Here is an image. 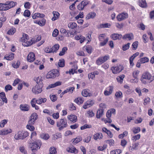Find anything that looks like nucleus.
Returning a JSON list of instances; mask_svg holds the SVG:
<instances>
[{
	"instance_id": "obj_1",
	"label": "nucleus",
	"mask_w": 154,
	"mask_h": 154,
	"mask_svg": "<svg viewBox=\"0 0 154 154\" xmlns=\"http://www.w3.org/2000/svg\"><path fill=\"white\" fill-rule=\"evenodd\" d=\"M28 144L31 150L34 152L40 148L42 145V142L40 140H37L33 142H28Z\"/></svg>"
},
{
	"instance_id": "obj_2",
	"label": "nucleus",
	"mask_w": 154,
	"mask_h": 154,
	"mask_svg": "<svg viewBox=\"0 0 154 154\" xmlns=\"http://www.w3.org/2000/svg\"><path fill=\"white\" fill-rule=\"evenodd\" d=\"M20 41L22 45L24 46H29L31 45L33 43L32 38H29V36L26 34H23L21 38Z\"/></svg>"
},
{
	"instance_id": "obj_3",
	"label": "nucleus",
	"mask_w": 154,
	"mask_h": 154,
	"mask_svg": "<svg viewBox=\"0 0 154 154\" xmlns=\"http://www.w3.org/2000/svg\"><path fill=\"white\" fill-rule=\"evenodd\" d=\"M29 135V133L25 131H19L15 135L14 138L16 140H23Z\"/></svg>"
},
{
	"instance_id": "obj_4",
	"label": "nucleus",
	"mask_w": 154,
	"mask_h": 154,
	"mask_svg": "<svg viewBox=\"0 0 154 154\" xmlns=\"http://www.w3.org/2000/svg\"><path fill=\"white\" fill-rule=\"evenodd\" d=\"M57 126L58 128L59 131L62 130L67 126L66 120L64 119H61L57 123Z\"/></svg>"
},
{
	"instance_id": "obj_5",
	"label": "nucleus",
	"mask_w": 154,
	"mask_h": 154,
	"mask_svg": "<svg viewBox=\"0 0 154 154\" xmlns=\"http://www.w3.org/2000/svg\"><path fill=\"white\" fill-rule=\"evenodd\" d=\"M115 113L116 110L114 109H111L108 110L106 113V116L107 118L104 119V122L105 123H111L112 121L110 118L112 114H115Z\"/></svg>"
},
{
	"instance_id": "obj_6",
	"label": "nucleus",
	"mask_w": 154,
	"mask_h": 154,
	"mask_svg": "<svg viewBox=\"0 0 154 154\" xmlns=\"http://www.w3.org/2000/svg\"><path fill=\"white\" fill-rule=\"evenodd\" d=\"M106 36L105 34H102L100 35L99 36V39L100 42V46H103L105 45L108 41V37H105Z\"/></svg>"
},
{
	"instance_id": "obj_7",
	"label": "nucleus",
	"mask_w": 154,
	"mask_h": 154,
	"mask_svg": "<svg viewBox=\"0 0 154 154\" xmlns=\"http://www.w3.org/2000/svg\"><path fill=\"white\" fill-rule=\"evenodd\" d=\"M59 71L57 69H55L48 72L46 75V78L47 79L54 78L56 76H59Z\"/></svg>"
},
{
	"instance_id": "obj_8",
	"label": "nucleus",
	"mask_w": 154,
	"mask_h": 154,
	"mask_svg": "<svg viewBox=\"0 0 154 154\" xmlns=\"http://www.w3.org/2000/svg\"><path fill=\"white\" fill-rule=\"evenodd\" d=\"M123 69V66L119 65L116 66H113L111 67V70L112 73L114 74H116L119 73Z\"/></svg>"
},
{
	"instance_id": "obj_9",
	"label": "nucleus",
	"mask_w": 154,
	"mask_h": 154,
	"mask_svg": "<svg viewBox=\"0 0 154 154\" xmlns=\"http://www.w3.org/2000/svg\"><path fill=\"white\" fill-rule=\"evenodd\" d=\"M42 87H41L40 85H36L32 87V91L33 93L35 94L40 93L42 91Z\"/></svg>"
},
{
	"instance_id": "obj_10",
	"label": "nucleus",
	"mask_w": 154,
	"mask_h": 154,
	"mask_svg": "<svg viewBox=\"0 0 154 154\" xmlns=\"http://www.w3.org/2000/svg\"><path fill=\"white\" fill-rule=\"evenodd\" d=\"M128 14L126 13H122L119 14L116 17V18L118 21L123 20L128 18Z\"/></svg>"
},
{
	"instance_id": "obj_11",
	"label": "nucleus",
	"mask_w": 154,
	"mask_h": 154,
	"mask_svg": "<svg viewBox=\"0 0 154 154\" xmlns=\"http://www.w3.org/2000/svg\"><path fill=\"white\" fill-rule=\"evenodd\" d=\"M113 90V87L109 86L106 88L103 92L104 94L106 96H109L112 93Z\"/></svg>"
},
{
	"instance_id": "obj_12",
	"label": "nucleus",
	"mask_w": 154,
	"mask_h": 154,
	"mask_svg": "<svg viewBox=\"0 0 154 154\" xmlns=\"http://www.w3.org/2000/svg\"><path fill=\"white\" fill-rule=\"evenodd\" d=\"M38 115L35 113H33L29 117L28 121L29 124H34L35 120L37 119Z\"/></svg>"
},
{
	"instance_id": "obj_13",
	"label": "nucleus",
	"mask_w": 154,
	"mask_h": 154,
	"mask_svg": "<svg viewBox=\"0 0 154 154\" xmlns=\"http://www.w3.org/2000/svg\"><path fill=\"white\" fill-rule=\"evenodd\" d=\"M11 129L9 128H6L0 130V135L5 136L9 134L12 132Z\"/></svg>"
},
{
	"instance_id": "obj_14",
	"label": "nucleus",
	"mask_w": 154,
	"mask_h": 154,
	"mask_svg": "<svg viewBox=\"0 0 154 154\" xmlns=\"http://www.w3.org/2000/svg\"><path fill=\"white\" fill-rule=\"evenodd\" d=\"M142 76L143 79H146L147 80H149L150 82H152L153 80L152 78V76L149 72H146L144 73L142 75Z\"/></svg>"
},
{
	"instance_id": "obj_15",
	"label": "nucleus",
	"mask_w": 154,
	"mask_h": 154,
	"mask_svg": "<svg viewBox=\"0 0 154 154\" xmlns=\"http://www.w3.org/2000/svg\"><path fill=\"white\" fill-rule=\"evenodd\" d=\"M35 59V57L34 53L32 52H30L28 54L27 60L29 62H33Z\"/></svg>"
},
{
	"instance_id": "obj_16",
	"label": "nucleus",
	"mask_w": 154,
	"mask_h": 154,
	"mask_svg": "<svg viewBox=\"0 0 154 154\" xmlns=\"http://www.w3.org/2000/svg\"><path fill=\"white\" fill-rule=\"evenodd\" d=\"M94 104V101L92 100H87L83 106V108L84 109H86L92 106Z\"/></svg>"
},
{
	"instance_id": "obj_17",
	"label": "nucleus",
	"mask_w": 154,
	"mask_h": 154,
	"mask_svg": "<svg viewBox=\"0 0 154 154\" xmlns=\"http://www.w3.org/2000/svg\"><path fill=\"white\" fill-rule=\"evenodd\" d=\"M93 139L97 140H100L102 139L103 135L101 133H97L94 134L93 136Z\"/></svg>"
},
{
	"instance_id": "obj_18",
	"label": "nucleus",
	"mask_w": 154,
	"mask_h": 154,
	"mask_svg": "<svg viewBox=\"0 0 154 154\" xmlns=\"http://www.w3.org/2000/svg\"><path fill=\"white\" fill-rule=\"evenodd\" d=\"M45 16V14H43L36 13L33 14L32 17L33 19H35L38 18H43Z\"/></svg>"
},
{
	"instance_id": "obj_19",
	"label": "nucleus",
	"mask_w": 154,
	"mask_h": 154,
	"mask_svg": "<svg viewBox=\"0 0 154 154\" xmlns=\"http://www.w3.org/2000/svg\"><path fill=\"white\" fill-rule=\"evenodd\" d=\"M34 23L38 24L40 26H44L46 23V20L44 19H42L41 20H35L34 21Z\"/></svg>"
},
{
	"instance_id": "obj_20",
	"label": "nucleus",
	"mask_w": 154,
	"mask_h": 154,
	"mask_svg": "<svg viewBox=\"0 0 154 154\" xmlns=\"http://www.w3.org/2000/svg\"><path fill=\"white\" fill-rule=\"evenodd\" d=\"M20 108L22 111H27L29 110V106L27 104H22L20 105Z\"/></svg>"
},
{
	"instance_id": "obj_21",
	"label": "nucleus",
	"mask_w": 154,
	"mask_h": 154,
	"mask_svg": "<svg viewBox=\"0 0 154 154\" xmlns=\"http://www.w3.org/2000/svg\"><path fill=\"white\" fill-rule=\"evenodd\" d=\"M111 38L113 40L117 39H120L122 37V35L121 34L114 33L112 34L110 36Z\"/></svg>"
},
{
	"instance_id": "obj_22",
	"label": "nucleus",
	"mask_w": 154,
	"mask_h": 154,
	"mask_svg": "<svg viewBox=\"0 0 154 154\" xmlns=\"http://www.w3.org/2000/svg\"><path fill=\"white\" fill-rule=\"evenodd\" d=\"M66 151L68 152L75 154L77 153L78 152V150L74 146H71L67 148Z\"/></svg>"
},
{
	"instance_id": "obj_23",
	"label": "nucleus",
	"mask_w": 154,
	"mask_h": 154,
	"mask_svg": "<svg viewBox=\"0 0 154 154\" xmlns=\"http://www.w3.org/2000/svg\"><path fill=\"white\" fill-rule=\"evenodd\" d=\"M35 80L37 83L36 85H38L41 86V87H43L42 83V80L41 76H40L35 78Z\"/></svg>"
},
{
	"instance_id": "obj_24",
	"label": "nucleus",
	"mask_w": 154,
	"mask_h": 154,
	"mask_svg": "<svg viewBox=\"0 0 154 154\" xmlns=\"http://www.w3.org/2000/svg\"><path fill=\"white\" fill-rule=\"evenodd\" d=\"M53 17L52 18L51 20L53 21H54L58 19L60 17L59 13L56 11H53L52 12Z\"/></svg>"
},
{
	"instance_id": "obj_25",
	"label": "nucleus",
	"mask_w": 154,
	"mask_h": 154,
	"mask_svg": "<svg viewBox=\"0 0 154 154\" xmlns=\"http://www.w3.org/2000/svg\"><path fill=\"white\" fill-rule=\"evenodd\" d=\"M61 82L60 81L56 82V83L51 84L49 85L46 88V89H48L51 88H54L57 86L61 85Z\"/></svg>"
},
{
	"instance_id": "obj_26",
	"label": "nucleus",
	"mask_w": 154,
	"mask_h": 154,
	"mask_svg": "<svg viewBox=\"0 0 154 154\" xmlns=\"http://www.w3.org/2000/svg\"><path fill=\"white\" fill-rule=\"evenodd\" d=\"M134 38L133 35L132 33L127 34L124 35L122 38L124 39H128L130 40Z\"/></svg>"
},
{
	"instance_id": "obj_27",
	"label": "nucleus",
	"mask_w": 154,
	"mask_h": 154,
	"mask_svg": "<svg viewBox=\"0 0 154 154\" xmlns=\"http://www.w3.org/2000/svg\"><path fill=\"white\" fill-rule=\"evenodd\" d=\"M14 54L11 53L9 55H5L4 59L8 60H11L14 58Z\"/></svg>"
},
{
	"instance_id": "obj_28",
	"label": "nucleus",
	"mask_w": 154,
	"mask_h": 154,
	"mask_svg": "<svg viewBox=\"0 0 154 154\" xmlns=\"http://www.w3.org/2000/svg\"><path fill=\"white\" fill-rule=\"evenodd\" d=\"M83 101L84 99L83 97H79L76 98L74 100V102L79 105L82 104Z\"/></svg>"
},
{
	"instance_id": "obj_29",
	"label": "nucleus",
	"mask_w": 154,
	"mask_h": 154,
	"mask_svg": "<svg viewBox=\"0 0 154 154\" xmlns=\"http://www.w3.org/2000/svg\"><path fill=\"white\" fill-rule=\"evenodd\" d=\"M67 118L69 120L73 122H76L77 121V117L75 115H71L68 116Z\"/></svg>"
},
{
	"instance_id": "obj_30",
	"label": "nucleus",
	"mask_w": 154,
	"mask_h": 154,
	"mask_svg": "<svg viewBox=\"0 0 154 154\" xmlns=\"http://www.w3.org/2000/svg\"><path fill=\"white\" fill-rule=\"evenodd\" d=\"M104 114V111L102 109H98L96 115L97 118L100 119Z\"/></svg>"
},
{
	"instance_id": "obj_31",
	"label": "nucleus",
	"mask_w": 154,
	"mask_h": 154,
	"mask_svg": "<svg viewBox=\"0 0 154 154\" xmlns=\"http://www.w3.org/2000/svg\"><path fill=\"white\" fill-rule=\"evenodd\" d=\"M6 4H7L8 10L15 5V3L13 2H6Z\"/></svg>"
},
{
	"instance_id": "obj_32",
	"label": "nucleus",
	"mask_w": 154,
	"mask_h": 154,
	"mask_svg": "<svg viewBox=\"0 0 154 154\" xmlns=\"http://www.w3.org/2000/svg\"><path fill=\"white\" fill-rule=\"evenodd\" d=\"M20 64V62L18 60L17 62L14 61L11 64L12 67L14 68H18Z\"/></svg>"
},
{
	"instance_id": "obj_33",
	"label": "nucleus",
	"mask_w": 154,
	"mask_h": 154,
	"mask_svg": "<svg viewBox=\"0 0 154 154\" xmlns=\"http://www.w3.org/2000/svg\"><path fill=\"white\" fill-rule=\"evenodd\" d=\"M125 77L124 75L122 74L118 76L116 78V79L118 82L122 83L123 81V79Z\"/></svg>"
},
{
	"instance_id": "obj_34",
	"label": "nucleus",
	"mask_w": 154,
	"mask_h": 154,
	"mask_svg": "<svg viewBox=\"0 0 154 154\" xmlns=\"http://www.w3.org/2000/svg\"><path fill=\"white\" fill-rule=\"evenodd\" d=\"M139 5L142 8H145L147 6L145 0H139Z\"/></svg>"
},
{
	"instance_id": "obj_35",
	"label": "nucleus",
	"mask_w": 154,
	"mask_h": 154,
	"mask_svg": "<svg viewBox=\"0 0 154 154\" xmlns=\"http://www.w3.org/2000/svg\"><path fill=\"white\" fill-rule=\"evenodd\" d=\"M47 101L46 98H39V99H37V104H41L42 103H45Z\"/></svg>"
},
{
	"instance_id": "obj_36",
	"label": "nucleus",
	"mask_w": 154,
	"mask_h": 154,
	"mask_svg": "<svg viewBox=\"0 0 154 154\" xmlns=\"http://www.w3.org/2000/svg\"><path fill=\"white\" fill-rule=\"evenodd\" d=\"M139 145L138 143H136L132 144V146H130L129 148V150L131 151H132L133 149H137V147Z\"/></svg>"
},
{
	"instance_id": "obj_37",
	"label": "nucleus",
	"mask_w": 154,
	"mask_h": 154,
	"mask_svg": "<svg viewBox=\"0 0 154 154\" xmlns=\"http://www.w3.org/2000/svg\"><path fill=\"white\" fill-rule=\"evenodd\" d=\"M59 47L60 46L58 44H56L54 45L51 48L52 53H56L57 51L59 49Z\"/></svg>"
},
{
	"instance_id": "obj_38",
	"label": "nucleus",
	"mask_w": 154,
	"mask_h": 154,
	"mask_svg": "<svg viewBox=\"0 0 154 154\" xmlns=\"http://www.w3.org/2000/svg\"><path fill=\"white\" fill-rule=\"evenodd\" d=\"M40 137L44 140H47L49 138V136L48 134L42 133L41 134Z\"/></svg>"
},
{
	"instance_id": "obj_39",
	"label": "nucleus",
	"mask_w": 154,
	"mask_h": 154,
	"mask_svg": "<svg viewBox=\"0 0 154 154\" xmlns=\"http://www.w3.org/2000/svg\"><path fill=\"white\" fill-rule=\"evenodd\" d=\"M68 26L69 28L74 29L77 27V25L75 22H70L68 24Z\"/></svg>"
},
{
	"instance_id": "obj_40",
	"label": "nucleus",
	"mask_w": 154,
	"mask_h": 154,
	"mask_svg": "<svg viewBox=\"0 0 154 154\" xmlns=\"http://www.w3.org/2000/svg\"><path fill=\"white\" fill-rule=\"evenodd\" d=\"M131 131L134 134H136L140 131V128L139 127H134L132 128Z\"/></svg>"
},
{
	"instance_id": "obj_41",
	"label": "nucleus",
	"mask_w": 154,
	"mask_h": 154,
	"mask_svg": "<svg viewBox=\"0 0 154 154\" xmlns=\"http://www.w3.org/2000/svg\"><path fill=\"white\" fill-rule=\"evenodd\" d=\"M140 71L138 70H134L132 73V76L134 78H138L137 77L140 73Z\"/></svg>"
},
{
	"instance_id": "obj_42",
	"label": "nucleus",
	"mask_w": 154,
	"mask_h": 154,
	"mask_svg": "<svg viewBox=\"0 0 154 154\" xmlns=\"http://www.w3.org/2000/svg\"><path fill=\"white\" fill-rule=\"evenodd\" d=\"M8 122V119H5L2 120L0 122V127L3 128Z\"/></svg>"
},
{
	"instance_id": "obj_43",
	"label": "nucleus",
	"mask_w": 154,
	"mask_h": 154,
	"mask_svg": "<svg viewBox=\"0 0 154 154\" xmlns=\"http://www.w3.org/2000/svg\"><path fill=\"white\" fill-rule=\"evenodd\" d=\"M94 115V113L93 112L92 110H91L88 111L86 114V116L89 118L92 117Z\"/></svg>"
},
{
	"instance_id": "obj_44",
	"label": "nucleus",
	"mask_w": 154,
	"mask_h": 154,
	"mask_svg": "<svg viewBox=\"0 0 154 154\" xmlns=\"http://www.w3.org/2000/svg\"><path fill=\"white\" fill-rule=\"evenodd\" d=\"M103 61L102 57H100L96 60V63L97 65H100L104 63Z\"/></svg>"
},
{
	"instance_id": "obj_45",
	"label": "nucleus",
	"mask_w": 154,
	"mask_h": 154,
	"mask_svg": "<svg viewBox=\"0 0 154 154\" xmlns=\"http://www.w3.org/2000/svg\"><path fill=\"white\" fill-rule=\"evenodd\" d=\"M115 95L117 98H121L123 97L122 92L119 91L116 93Z\"/></svg>"
},
{
	"instance_id": "obj_46",
	"label": "nucleus",
	"mask_w": 154,
	"mask_h": 154,
	"mask_svg": "<svg viewBox=\"0 0 154 154\" xmlns=\"http://www.w3.org/2000/svg\"><path fill=\"white\" fill-rule=\"evenodd\" d=\"M111 25L110 23H106L100 24V26L101 28H109Z\"/></svg>"
},
{
	"instance_id": "obj_47",
	"label": "nucleus",
	"mask_w": 154,
	"mask_h": 154,
	"mask_svg": "<svg viewBox=\"0 0 154 154\" xmlns=\"http://www.w3.org/2000/svg\"><path fill=\"white\" fill-rule=\"evenodd\" d=\"M140 137V134H138L137 135L131 137V140L134 142L136 141L137 140H139Z\"/></svg>"
},
{
	"instance_id": "obj_48",
	"label": "nucleus",
	"mask_w": 154,
	"mask_h": 154,
	"mask_svg": "<svg viewBox=\"0 0 154 154\" xmlns=\"http://www.w3.org/2000/svg\"><path fill=\"white\" fill-rule=\"evenodd\" d=\"M58 65L59 67H63L65 66V62L63 59H60L58 63Z\"/></svg>"
},
{
	"instance_id": "obj_49",
	"label": "nucleus",
	"mask_w": 154,
	"mask_h": 154,
	"mask_svg": "<svg viewBox=\"0 0 154 154\" xmlns=\"http://www.w3.org/2000/svg\"><path fill=\"white\" fill-rule=\"evenodd\" d=\"M96 16V14L94 12H91L86 17L87 19L94 18Z\"/></svg>"
},
{
	"instance_id": "obj_50",
	"label": "nucleus",
	"mask_w": 154,
	"mask_h": 154,
	"mask_svg": "<svg viewBox=\"0 0 154 154\" xmlns=\"http://www.w3.org/2000/svg\"><path fill=\"white\" fill-rule=\"evenodd\" d=\"M49 152V154H56L57 152L56 149L54 147H51L50 148Z\"/></svg>"
},
{
	"instance_id": "obj_51",
	"label": "nucleus",
	"mask_w": 154,
	"mask_h": 154,
	"mask_svg": "<svg viewBox=\"0 0 154 154\" xmlns=\"http://www.w3.org/2000/svg\"><path fill=\"white\" fill-rule=\"evenodd\" d=\"M16 31L15 28H11L8 32L7 34L11 35H13L15 32Z\"/></svg>"
},
{
	"instance_id": "obj_52",
	"label": "nucleus",
	"mask_w": 154,
	"mask_h": 154,
	"mask_svg": "<svg viewBox=\"0 0 154 154\" xmlns=\"http://www.w3.org/2000/svg\"><path fill=\"white\" fill-rule=\"evenodd\" d=\"M83 49H85L87 52L89 54L91 53L92 47L91 46H87L83 47Z\"/></svg>"
},
{
	"instance_id": "obj_53",
	"label": "nucleus",
	"mask_w": 154,
	"mask_h": 154,
	"mask_svg": "<svg viewBox=\"0 0 154 154\" xmlns=\"http://www.w3.org/2000/svg\"><path fill=\"white\" fill-rule=\"evenodd\" d=\"M82 94L83 96L85 97H87L90 96V94L89 93L88 91L86 89L83 90Z\"/></svg>"
},
{
	"instance_id": "obj_54",
	"label": "nucleus",
	"mask_w": 154,
	"mask_h": 154,
	"mask_svg": "<svg viewBox=\"0 0 154 154\" xmlns=\"http://www.w3.org/2000/svg\"><path fill=\"white\" fill-rule=\"evenodd\" d=\"M37 136V133L35 131H33L31 133L30 138L31 140H33L35 139Z\"/></svg>"
},
{
	"instance_id": "obj_55",
	"label": "nucleus",
	"mask_w": 154,
	"mask_h": 154,
	"mask_svg": "<svg viewBox=\"0 0 154 154\" xmlns=\"http://www.w3.org/2000/svg\"><path fill=\"white\" fill-rule=\"evenodd\" d=\"M106 104L103 103H101L99 105V108L98 109H102L104 111V110L106 108Z\"/></svg>"
},
{
	"instance_id": "obj_56",
	"label": "nucleus",
	"mask_w": 154,
	"mask_h": 154,
	"mask_svg": "<svg viewBox=\"0 0 154 154\" xmlns=\"http://www.w3.org/2000/svg\"><path fill=\"white\" fill-rule=\"evenodd\" d=\"M130 43H128L124 45L122 47V50L125 51L128 49L130 47Z\"/></svg>"
},
{
	"instance_id": "obj_57",
	"label": "nucleus",
	"mask_w": 154,
	"mask_h": 154,
	"mask_svg": "<svg viewBox=\"0 0 154 154\" xmlns=\"http://www.w3.org/2000/svg\"><path fill=\"white\" fill-rule=\"evenodd\" d=\"M92 127V126L91 125L85 124L81 127L80 129L81 130H83L86 128H90Z\"/></svg>"
},
{
	"instance_id": "obj_58",
	"label": "nucleus",
	"mask_w": 154,
	"mask_h": 154,
	"mask_svg": "<svg viewBox=\"0 0 154 154\" xmlns=\"http://www.w3.org/2000/svg\"><path fill=\"white\" fill-rule=\"evenodd\" d=\"M140 61L141 63H143L148 62L149 61V59L146 57H144L141 58Z\"/></svg>"
},
{
	"instance_id": "obj_59",
	"label": "nucleus",
	"mask_w": 154,
	"mask_h": 154,
	"mask_svg": "<svg viewBox=\"0 0 154 154\" xmlns=\"http://www.w3.org/2000/svg\"><path fill=\"white\" fill-rule=\"evenodd\" d=\"M32 125L33 124H29L28 123L26 126L27 128L31 131H34L35 128Z\"/></svg>"
},
{
	"instance_id": "obj_60",
	"label": "nucleus",
	"mask_w": 154,
	"mask_h": 154,
	"mask_svg": "<svg viewBox=\"0 0 154 154\" xmlns=\"http://www.w3.org/2000/svg\"><path fill=\"white\" fill-rule=\"evenodd\" d=\"M60 32L61 33L64 34L67 36H69L68 32H67L66 30L63 28L60 29Z\"/></svg>"
},
{
	"instance_id": "obj_61",
	"label": "nucleus",
	"mask_w": 154,
	"mask_h": 154,
	"mask_svg": "<svg viewBox=\"0 0 154 154\" xmlns=\"http://www.w3.org/2000/svg\"><path fill=\"white\" fill-rule=\"evenodd\" d=\"M67 47H63L61 51H60L59 55L60 56H62L65 54V52L67 50Z\"/></svg>"
},
{
	"instance_id": "obj_62",
	"label": "nucleus",
	"mask_w": 154,
	"mask_h": 154,
	"mask_svg": "<svg viewBox=\"0 0 154 154\" xmlns=\"http://www.w3.org/2000/svg\"><path fill=\"white\" fill-rule=\"evenodd\" d=\"M138 45V41H135L133 43L132 45L133 49L134 50H136L137 48Z\"/></svg>"
},
{
	"instance_id": "obj_63",
	"label": "nucleus",
	"mask_w": 154,
	"mask_h": 154,
	"mask_svg": "<svg viewBox=\"0 0 154 154\" xmlns=\"http://www.w3.org/2000/svg\"><path fill=\"white\" fill-rule=\"evenodd\" d=\"M144 101V102L143 103V104L144 105L146 106L150 102V99L149 97H147L145 98Z\"/></svg>"
},
{
	"instance_id": "obj_64",
	"label": "nucleus",
	"mask_w": 154,
	"mask_h": 154,
	"mask_svg": "<svg viewBox=\"0 0 154 154\" xmlns=\"http://www.w3.org/2000/svg\"><path fill=\"white\" fill-rule=\"evenodd\" d=\"M19 149L20 152L22 153V154H26V151L25 149L24 146H20L19 148Z\"/></svg>"
}]
</instances>
